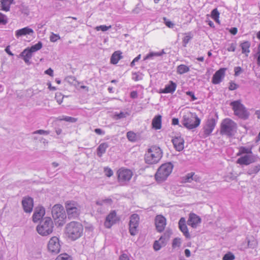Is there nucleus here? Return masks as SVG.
<instances>
[{
    "mask_svg": "<svg viewBox=\"0 0 260 260\" xmlns=\"http://www.w3.org/2000/svg\"><path fill=\"white\" fill-rule=\"evenodd\" d=\"M119 220V218L117 216L116 211H112L107 216L104 225L106 228L109 229Z\"/></svg>",
    "mask_w": 260,
    "mask_h": 260,
    "instance_id": "ddd939ff",
    "label": "nucleus"
},
{
    "mask_svg": "<svg viewBox=\"0 0 260 260\" xmlns=\"http://www.w3.org/2000/svg\"><path fill=\"white\" fill-rule=\"evenodd\" d=\"M194 175V173H190L187 174L183 178V181L184 182H190L193 180V176Z\"/></svg>",
    "mask_w": 260,
    "mask_h": 260,
    "instance_id": "ea45409f",
    "label": "nucleus"
},
{
    "mask_svg": "<svg viewBox=\"0 0 260 260\" xmlns=\"http://www.w3.org/2000/svg\"><path fill=\"white\" fill-rule=\"evenodd\" d=\"M162 156V151L161 149L156 146H152L146 152L144 159L147 164H155L159 162Z\"/></svg>",
    "mask_w": 260,
    "mask_h": 260,
    "instance_id": "f03ea898",
    "label": "nucleus"
},
{
    "mask_svg": "<svg viewBox=\"0 0 260 260\" xmlns=\"http://www.w3.org/2000/svg\"><path fill=\"white\" fill-rule=\"evenodd\" d=\"M184 253L186 257H188L190 256V251L189 249H186L184 251Z\"/></svg>",
    "mask_w": 260,
    "mask_h": 260,
    "instance_id": "338daca9",
    "label": "nucleus"
},
{
    "mask_svg": "<svg viewBox=\"0 0 260 260\" xmlns=\"http://www.w3.org/2000/svg\"><path fill=\"white\" fill-rule=\"evenodd\" d=\"M172 125H176L179 124V119L177 118H173L172 121Z\"/></svg>",
    "mask_w": 260,
    "mask_h": 260,
    "instance_id": "e2e57ef3",
    "label": "nucleus"
},
{
    "mask_svg": "<svg viewBox=\"0 0 260 260\" xmlns=\"http://www.w3.org/2000/svg\"><path fill=\"white\" fill-rule=\"evenodd\" d=\"M42 47V43L41 42H39L38 43L35 45L32 46L30 48H27L31 53L36 52L40 49H41Z\"/></svg>",
    "mask_w": 260,
    "mask_h": 260,
    "instance_id": "c9c22d12",
    "label": "nucleus"
},
{
    "mask_svg": "<svg viewBox=\"0 0 260 260\" xmlns=\"http://www.w3.org/2000/svg\"><path fill=\"white\" fill-rule=\"evenodd\" d=\"M45 73L51 77L53 76V71L51 68H49L45 71Z\"/></svg>",
    "mask_w": 260,
    "mask_h": 260,
    "instance_id": "13d9d810",
    "label": "nucleus"
},
{
    "mask_svg": "<svg viewBox=\"0 0 260 260\" xmlns=\"http://www.w3.org/2000/svg\"><path fill=\"white\" fill-rule=\"evenodd\" d=\"M234 71H235V76H238L241 73L242 70L241 67H237L235 68Z\"/></svg>",
    "mask_w": 260,
    "mask_h": 260,
    "instance_id": "603ef678",
    "label": "nucleus"
},
{
    "mask_svg": "<svg viewBox=\"0 0 260 260\" xmlns=\"http://www.w3.org/2000/svg\"><path fill=\"white\" fill-rule=\"evenodd\" d=\"M94 132L96 134L98 135H102L104 134V133L102 131V130L100 128H95L94 129Z\"/></svg>",
    "mask_w": 260,
    "mask_h": 260,
    "instance_id": "69168bd1",
    "label": "nucleus"
},
{
    "mask_svg": "<svg viewBox=\"0 0 260 260\" xmlns=\"http://www.w3.org/2000/svg\"><path fill=\"white\" fill-rule=\"evenodd\" d=\"M237 123L230 118L224 119L220 124V134L231 137L236 133Z\"/></svg>",
    "mask_w": 260,
    "mask_h": 260,
    "instance_id": "39448f33",
    "label": "nucleus"
},
{
    "mask_svg": "<svg viewBox=\"0 0 260 260\" xmlns=\"http://www.w3.org/2000/svg\"><path fill=\"white\" fill-rule=\"evenodd\" d=\"M230 105L232 106L235 115L244 120L248 118L249 113L245 107L241 103L240 100L232 102L231 103Z\"/></svg>",
    "mask_w": 260,
    "mask_h": 260,
    "instance_id": "6e6552de",
    "label": "nucleus"
},
{
    "mask_svg": "<svg viewBox=\"0 0 260 260\" xmlns=\"http://www.w3.org/2000/svg\"><path fill=\"white\" fill-rule=\"evenodd\" d=\"M201 222L200 217L194 213H190L187 220V224L192 228H196Z\"/></svg>",
    "mask_w": 260,
    "mask_h": 260,
    "instance_id": "a211bd4d",
    "label": "nucleus"
},
{
    "mask_svg": "<svg viewBox=\"0 0 260 260\" xmlns=\"http://www.w3.org/2000/svg\"><path fill=\"white\" fill-rule=\"evenodd\" d=\"M250 46L251 43L248 41H243L240 44V47L242 49V53L244 54L246 57L249 55L250 51Z\"/></svg>",
    "mask_w": 260,
    "mask_h": 260,
    "instance_id": "a878e982",
    "label": "nucleus"
},
{
    "mask_svg": "<svg viewBox=\"0 0 260 260\" xmlns=\"http://www.w3.org/2000/svg\"><path fill=\"white\" fill-rule=\"evenodd\" d=\"M229 84V89L230 90H235L238 87V85L233 81H231Z\"/></svg>",
    "mask_w": 260,
    "mask_h": 260,
    "instance_id": "09e8293b",
    "label": "nucleus"
},
{
    "mask_svg": "<svg viewBox=\"0 0 260 260\" xmlns=\"http://www.w3.org/2000/svg\"><path fill=\"white\" fill-rule=\"evenodd\" d=\"M238 29L236 27H232L230 29V32L233 35H236Z\"/></svg>",
    "mask_w": 260,
    "mask_h": 260,
    "instance_id": "bf43d9fd",
    "label": "nucleus"
},
{
    "mask_svg": "<svg viewBox=\"0 0 260 260\" xmlns=\"http://www.w3.org/2000/svg\"><path fill=\"white\" fill-rule=\"evenodd\" d=\"M60 121H65L67 122L74 123L77 121V118L70 117V116H63L62 118L59 119Z\"/></svg>",
    "mask_w": 260,
    "mask_h": 260,
    "instance_id": "4c0bfd02",
    "label": "nucleus"
},
{
    "mask_svg": "<svg viewBox=\"0 0 260 260\" xmlns=\"http://www.w3.org/2000/svg\"><path fill=\"white\" fill-rule=\"evenodd\" d=\"M186 94L191 97L192 101H195L197 99V98L195 96L194 94L192 91H186Z\"/></svg>",
    "mask_w": 260,
    "mask_h": 260,
    "instance_id": "864d4df0",
    "label": "nucleus"
},
{
    "mask_svg": "<svg viewBox=\"0 0 260 260\" xmlns=\"http://www.w3.org/2000/svg\"><path fill=\"white\" fill-rule=\"evenodd\" d=\"M122 54L121 51L119 50L115 51L111 55L110 63L113 64H117L122 58Z\"/></svg>",
    "mask_w": 260,
    "mask_h": 260,
    "instance_id": "cd10ccee",
    "label": "nucleus"
},
{
    "mask_svg": "<svg viewBox=\"0 0 260 260\" xmlns=\"http://www.w3.org/2000/svg\"><path fill=\"white\" fill-rule=\"evenodd\" d=\"M5 51L10 55H11V56H13V54L12 53V52L10 51V46H8L6 49H5Z\"/></svg>",
    "mask_w": 260,
    "mask_h": 260,
    "instance_id": "0e129e2a",
    "label": "nucleus"
},
{
    "mask_svg": "<svg viewBox=\"0 0 260 260\" xmlns=\"http://www.w3.org/2000/svg\"><path fill=\"white\" fill-rule=\"evenodd\" d=\"M220 13L218 12L217 9L215 8L213 9L211 13V18L218 24L220 23L219 20Z\"/></svg>",
    "mask_w": 260,
    "mask_h": 260,
    "instance_id": "473e14b6",
    "label": "nucleus"
},
{
    "mask_svg": "<svg viewBox=\"0 0 260 260\" xmlns=\"http://www.w3.org/2000/svg\"><path fill=\"white\" fill-rule=\"evenodd\" d=\"M65 208L69 218H76L80 214V208L77 202L68 201L65 203Z\"/></svg>",
    "mask_w": 260,
    "mask_h": 260,
    "instance_id": "1a4fd4ad",
    "label": "nucleus"
},
{
    "mask_svg": "<svg viewBox=\"0 0 260 260\" xmlns=\"http://www.w3.org/2000/svg\"><path fill=\"white\" fill-rule=\"evenodd\" d=\"M208 25L211 27H214V23L211 20L207 21Z\"/></svg>",
    "mask_w": 260,
    "mask_h": 260,
    "instance_id": "774afa93",
    "label": "nucleus"
},
{
    "mask_svg": "<svg viewBox=\"0 0 260 260\" xmlns=\"http://www.w3.org/2000/svg\"><path fill=\"white\" fill-rule=\"evenodd\" d=\"M173 166L170 162L161 165L155 174V179L158 183L165 181L171 174Z\"/></svg>",
    "mask_w": 260,
    "mask_h": 260,
    "instance_id": "20e7f679",
    "label": "nucleus"
},
{
    "mask_svg": "<svg viewBox=\"0 0 260 260\" xmlns=\"http://www.w3.org/2000/svg\"><path fill=\"white\" fill-rule=\"evenodd\" d=\"M60 39V37L58 35L52 34L50 37V40L52 42H55Z\"/></svg>",
    "mask_w": 260,
    "mask_h": 260,
    "instance_id": "de8ad7c7",
    "label": "nucleus"
},
{
    "mask_svg": "<svg viewBox=\"0 0 260 260\" xmlns=\"http://www.w3.org/2000/svg\"><path fill=\"white\" fill-rule=\"evenodd\" d=\"M119 260H129L128 256L126 254H122L119 258Z\"/></svg>",
    "mask_w": 260,
    "mask_h": 260,
    "instance_id": "680f3d73",
    "label": "nucleus"
},
{
    "mask_svg": "<svg viewBox=\"0 0 260 260\" xmlns=\"http://www.w3.org/2000/svg\"><path fill=\"white\" fill-rule=\"evenodd\" d=\"M126 137L128 141L132 142H135L138 139V135L133 131H129L126 134Z\"/></svg>",
    "mask_w": 260,
    "mask_h": 260,
    "instance_id": "72a5a7b5",
    "label": "nucleus"
},
{
    "mask_svg": "<svg viewBox=\"0 0 260 260\" xmlns=\"http://www.w3.org/2000/svg\"><path fill=\"white\" fill-rule=\"evenodd\" d=\"M54 224L50 217H45L37 227L38 233L43 236L51 234L53 231Z\"/></svg>",
    "mask_w": 260,
    "mask_h": 260,
    "instance_id": "0eeeda50",
    "label": "nucleus"
},
{
    "mask_svg": "<svg viewBox=\"0 0 260 260\" xmlns=\"http://www.w3.org/2000/svg\"><path fill=\"white\" fill-rule=\"evenodd\" d=\"M227 50L229 52H234L236 50V45L234 43H232Z\"/></svg>",
    "mask_w": 260,
    "mask_h": 260,
    "instance_id": "4d7b16f0",
    "label": "nucleus"
},
{
    "mask_svg": "<svg viewBox=\"0 0 260 260\" xmlns=\"http://www.w3.org/2000/svg\"><path fill=\"white\" fill-rule=\"evenodd\" d=\"M257 54V64H258V66H260V43L258 45Z\"/></svg>",
    "mask_w": 260,
    "mask_h": 260,
    "instance_id": "6e6d98bb",
    "label": "nucleus"
},
{
    "mask_svg": "<svg viewBox=\"0 0 260 260\" xmlns=\"http://www.w3.org/2000/svg\"><path fill=\"white\" fill-rule=\"evenodd\" d=\"M132 79L135 81H138L140 80L141 79V78L140 77V76H139V75L138 74V73H134L133 74V77H132Z\"/></svg>",
    "mask_w": 260,
    "mask_h": 260,
    "instance_id": "5fc2aeb1",
    "label": "nucleus"
},
{
    "mask_svg": "<svg viewBox=\"0 0 260 260\" xmlns=\"http://www.w3.org/2000/svg\"><path fill=\"white\" fill-rule=\"evenodd\" d=\"M52 215L55 224L61 226L66 221L67 215L62 205H55L52 209Z\"/></svg>",
    "mask_w": 260,
    "mask_h": 260,
    "instance_id": "423d86ee",
    "label": "nucleus"
},
{
    "mask_svg": "<svg viewBox=\"0 0 260 260\" xmlns=\"http://www.w3.org/2000/svg\"><path fill=\"white\" fill-rule=\"evenodd\" d=\"M189 71V68L185 64H180L177 67V72L179 74H183L188 72Z\"/></svg>",
    "mask_w": 260,
    "mask_h": 260,
    "instance_id": "f704fd0d",
    "label": "nucleus"
},
{
    "mask_svg": "<svg viewBox=\"0 0 260 260\" xmlns=\"http://www.w3.org/2000/svg\"><path fill=\"white\" fill-rule=\"evenodd\" d=\"M167 224L166 218L161 215H157L155 218V225L158 232L164 231Z\"/></svg>",
    "mask_w": 260,
    "mask_h": 260,
    "instance_id": "2eb2a0df",
    "label": "nucleus"
},
{
    "mask_svg": "<svg viewBox=\"0 0 260 260\" xmlns=\"http://www.w3.org/2000/svg\"><path fill=\"white\" fill-rule=\"evenodd\" d=\"M45 214V210L43 207H37L32 215V220L34 222H37Z\"/></svg>",
    "mask_w": 260,
    "mask_h": 260,
    "instance_id": "5701e85b",
    "label": "nucleus"
},
{
    "mask_svg": "<svg viewBox=\"0 0 260 260\" xmlns=\"http://www.w3.org/2000/svg\"><path fill=\"white\" fill-rule=\"evenodd\" d=\"M226 70V68H222L217 71L212 77V83L213 84H219L224 78Z\"/></svg>",
    "mask_w": 260,
    "mask_h": 260,
    "instance_id": "dca6fc26",
    "label": "nucleus"
},
{
    "mask_svg": "<svg viewBox=\"0 0 260 260\" xmlns=\"http://www.w3.org/2000/svg\"><path fill=\"white\" fill-rule=\"evenodd\" d=\"M216 125V122L214 119L210 118L207 120L205 125L204 126V134L205 137L209 136L213 131Z\"/></svg>",
    "mask_w": 260,
    "mask_h": 260,
    "instance_id": "6ab92c4d",
    "label": "nucleus"
},
{
    "mask_svg": "<svg viewBox=\"0 0 260 260\" xmlns=\"http://www.w3.org/2000/svg\"><path fill=\"white\" fill-rule=\"evenodd\" d=\"M109 147L107 143H103L100 144L97 148V155L99 157L102 156V155L106 152L107 149Z\"/></svg>",
    "mask_w": 260,
    "mask_h": 260,
    "instance_id": "c85d7f7f",
    "label": "nucleus"
},
{
    "mask_svg": "<svg viewBox=\"0 0 260 260\" xmlns=\"http://www.w3.org/2000/svg\"><path fill=\"white\" fill-rule=\"evenodd\" d=\"M172 143L176 150L182 151L184 149V141L181 137H176L172 139Z\"/></svg>",
    "mask_w": 260,
    "mask_h": 260,
    "instance_id": "b1692460",
    "label": "nucleus"
},
{
    "mask_svg": "<svg viewBox=\"0 0 260 260\" xmlns=\"http://www.w3.org/2000/svg\"><path fill=\"white\" fill-rule=\"evenodd\" d=\"M117 180L119 182L126 183L129 182L133 176V171L127 168L122 167L119 169L116 172Z\"/></svg>",
    "mask_w": 260,
    "mask_h": 260,
    "instance_id": "9d476101",
    "label": "nucleus"
},
{
    "mask_svg": "<svg viewBox=\"0 0 260 260\" xmlns=\"http://www.w3.org/2000/svg\"><path fill=\"white\" fill-rule=\"evenodd\" d=\"M256 157L253 154H247L240 156V157L237 160V164L240 165H249L255 161Z\"/></svg>",
    "mask_w": 260,
    "mask_h": 260,
    "instance_id": "4468645a",
    "label": "nucleus"
},
{
    "mask_svg": "<svg viewBox=\"0 0 260 260\" xmlns=\"http://www.w3.org/2000/svg\"><path fill=\"white\" fill-rule=\"evenodd\" d=\"M181 122L184 127L191 129L197 127L200 125L201 120L196 113L186 111L183 113Z\"/></svg>",
    "mask_w": 260,
    "mask_h": 260,
    "instance_id": "7ed1b4c3",
    "label": "nucleus"
},
{
    "mask_svg": "<svg viewBox=\"0 0 260 260\" xmlns=\"http://www.w3.org/2000/svg\"><path fill=\"white\" fill-rule=\"evenodd\" d=\"M8 22V19L7 16L0 13V24L5 25Z\"/></svg>",
    "mask_w": 260,
    "mask_h": 260,
    "instance_id": "c03bdc74",
    "label": "nucleus"
},
{
    "mask_svg": "<svg viewBox=\"0 0 260 260\" xmlns=\"http://www.w3.org/2000/svg\"><path fill=\"white\" fill-rule=\"evenodd\" d=\"M34 34V30L29 27H25L15 31V36L17 38L22 36L32 35Z\"/></svg>",
    "mask_w": 260,
    "mask_h": 260,
    "instance_id": "393cba45",
    "label": "nucleus"
},
{
    "mask_svg": "<svg viewBox=\"0 0 260 260\" xmlns=\"http://www.w3.org/2000/svg\"><path fill=\"white\" fill-rule=\"evenodd\" d=\"M21 56L26 63H28L32 57V53L27 48L24 49L21 53Z\"/></svg>",
    "mask_w": 260,
    "mask_h": 260,
    "instance_id": "2f4dec72",
    "label": "nucleus"
},
{
    "mask_svg": "<svg viewBox=\"0 0 260 260\" xmlns=\"http://www.w3.org/2000/svg\"><path fill=\"white\" fill-rule=\"evenodd\" d=\"M164 20L166 25L168 27L173 28L174 26V24L170 20L167 19L166 18H164Z\"/></svg>",
    "mask_w": 260,
    "mask_h": 260,
    "instance_id": "8fccbe9b",
    "label": "nucleus"
},
{
    "mask_svg": "<svg viewBox=\"0 0 260 260\" xmlns=\"http://www.w3.org/2000/svg\"><path fill=\"white\" fill-rule=\"evenodd\" d=\"M55 260H72V258L69 254L62 253L58 255Z\"/></svg>",
    "mask_w": 260,
    "mask_h": 260,
    "instance_id": "e433bc0d",
    "label": "nucleus"
},
{
    "mask_svg": "<svg viewBox=\"0 0 260 260\" xmlns=\"http://www.w3.org/2000/svg\"><path fill=\"white\" fill-rule=\"evenodd\" d=\"M235 258V255L232 252H229L223 256L222 260H234Z\"/></svg>",
    "mask_w": 260,
    "mask_h": 260,
    "instance_id": "a19ab883",
    "label": "nucleus"
},
{
    "mask_svg": "<svg viewBox=\"0 0 260 260\" xmlns=\"http://www.w3.org/2000/svg\"><path fill=\"white\" fill-rule=\"evenodd\" d=\"M177 88V84L173 81H169V83L166 85L164 88L160 89L159 93H173Z\"/></svg>",
    "mask_w": 260,
    "mask_h": 260,
    "instance_id": "412c9836",
    "label": "nucleus"
},
{
    "mask_svg": "<svg viewBox=\"0 0 260 260\" xmlns=\"http://www.w3.org/2000/svg\"><path fill=\"white\" fill-rule=\"evenodd\" d=\"M179 230L183 234L186 238H190V235L186 223V220L184 217H181L178 222Z\"/></svg>",
    "mask_w": 260,
    "mask_h": 260,
    "instance_id": "4be33fe9",
    "label": "nucleus"
},
{
    "mask_svg": "<svg viewBox=\"0 0 260 260\" xmlns=\"http://www.w3.org/2000/svg\"><path fill=\"white\" fill-rule=\"evenodd\" d=\"M104 172L105 175L108 177H110L113 175L112 170L109 167H105L104 168Z\"/></svg>",
    "mask_w": 260,
    "mask_h": 260,
    "instance_id": "37998d69",
    "label": "nucleus"
},
{
    "mask_svg": "<svg viewBox=\"0 0 260 260\" xmlns=\"http://www.w3.org/2000/svg\"><path fill=\"white\" fill-rule=\"evenodd\" d=\"M170 238L169 234L165 233L164 235L160 237L158 240L154 242L153 244V248L155 250H159L162 246L166 245L167 241Z\"/></svg>",
    "mask_w": 260,
    "mask_h": 260,
    "instance_id": "f3484780",
    "label": "nucleus"
},
{
    "mask_svg": "<svg viewBox=\"0 0 260 260\" xmlns=\"http://www.w3.org/2000/svg\"><path fill=\"white\" fill-rule=\"evenodd\" d=\"M139 220V216L137 214H133L130 217L129 231L132 236H135L138 233Z\"/></svg>",
    "mask_w": 260,
    "mask_h": 260,
    "instance_id": "9b49d317",
    "label": "nucleus"
},
{
    "mask_svg": "<svg viewBox=\"0 0 260 260\" xmlns=\"http://www.w3.org/2000/svg\"><path fill=\"white\" fill-rule=\"evenodd\" d=\"M34 134H40V135H48L49 134V132L47 131H44L43 129H40L34 132Z\"/></svg>",
    "mask_w": 260,
    "mask_h": 260,
    "instance_id": "3c124183",
    "label": "nucleus"
},
{
    "mask_svg": "<svg viewBox=\"0 0 260 260\" xmlns=\"http://www.w3.org/2000/svg\"><path fill=\"white\" fill-rule=\"evenodd\" d=\"M22 204L24 211L30 213L34 207L33 200L30 197H25L22 201Z\"/></svg>",
    "mask_w": 260,
    "mask_h": 260,
    "instance_id": "aec40b11",
    "label": "nucleus"
},
{
    "mask_svg": "<svg viewBox=\"0 0 260 260\" xmlns=\"http://www.w3.org/2000/svg\"><path fill=\"white\" fill-rule=\"evenodd\" d=\"M162 117L160 115L155 116L152 121V127L155 129H160L161 128Z\"/></svg>",
    "mask_w": 260,
    "mask_h": 260,
    "instance_id": "bb28decb",
    "label": "nucleus"
},
{
    "mask_svg": "<svg viewBox=\"0 0 260 260\" xmlns=\"http://www.w3.org/2000/svg\"><path fill=\"white\" fill-rule=\"evenodd\" d=\"M127 113H124L122 112H121L120 113H118V114H115L114 115V118L115 119H121V118H124L126 117V114Z\"/></svg>",
    "mask_w": 260,
    "mask_h": 260,
    "instance_id": "49530a36",
    "label": "nucleus"
},
{
    "mask_svg": "<svg viewBox=\"0 0 260 260\" xmlns=\"http://www.w3.org/2000/svg\"><path fill=\"white\" fill-rule=\"evenodd\" d=\"M83 231V226L80 222L71 221L66 226L65 234L69 239L74 241L82 236Z\"/></svg>",
    "mask_w": 260,
    "mask_h": 260,
    "instance_id": "f257e3e1",
    "label": "nucleus"
},
{
    "mask_svg": "<svg viewBox=\"0 0 260 260\" xmlns=\"http://www.w3.org/2000/svg\"><path fill=\"white\" fill-rule=\"evenodd\" d=\"M48 249L52 253H57L59 252L60 245L59 238L57 237H52L49 241Z\"/></svg>",
    "mask_w": 260,
    "mask_h": 260,
    "instance_id": "f8f14e48",
    "label": "nucleus"
},
{
    "mask_svg": "<svg viewBox=\"0 0 260 260\" xmlns=\"http://www.w3.org/2000/svg\"><path fill=\"white\" fill-rule=\"evenodd\" d=\"M111 28V25L106 26L105 25H102L98 26L95 27V29L97 31L102 30V31H106Z\"/></svg>",
    "mask_w": 260,
    "mask_h": 260,
    "instance_id": "79ce46f5",
    "label": "nucleus"
},
{
    "mask_svg": "<svg viewBox=\"0 0 260 260\" xmlns=\"http://www.w3.org/2000/svg\"><path fill=\"white\" fill-rule=\"evenodd\" d=\"M191 38L192 37L190 33L185 34V36L182 40V42L184 47L186 46L187 44L188 43Z\"/></svg>",
    "mask_w": 260,
    "mask_h": 260,
    "instance_id": "58836bf2",
    "label": "nucleus"
},
{
    "mask_svg": "<svg viewBox=\"0 0 260 260\" xmlns=\"http://www.w3.org/2000/svg\"><path fill=\"white\" fill-rule=\"evenodd\" d=\"M181 245V239L180 238H175L173 240L172 243V247L173 248H176L177 247H179Z\"/></svg>",
    "mask_w": 260,
    "mask_h": 260,
    "instance_id": "a18cd8bd",
    "label": "nucleus"
},
{
    "mask_svg": "<svg viewBox=\"0 0 260 260\" xmlns=\"http://www.w3.org/2000/svg\"><path fill=\"white\" fill-rule=\"evenodd\" d=\"M253 153L251 147L241 146L239 148V151L237 153V156L247 155V154Z\"/></svg>",
    "mask_w": 260,
    "mask_h": 260,
    "instance_id": "c756f323",
    "label": "nucleus"
},
{
    "mask_svg": "<svg viewBox=\"0 0 260 260\" xmlns=\"http://www.w3.org/2000/svg\"><path fill=\"white\" fill-rule=\"evenodd\" d=\"M130 96L133 99L137 98L138 97V93L136 91H132Z\"/></svg>",
    "mask_w": 260,
    "mask_h": 260,
    "instance_id": "052dcab7",
    "label": "nucleus"
},
{
    "mask_svg": "<svg viewBox=\"0 0 260 260\" xmlns=\"http://www.w3.org/2000/svg\"><path fill=\"white\" fill-rule=\"evenodd\" d=\"M13 1L14 0H0L2 10L6 12L9 11Z\"/></svg>",
    "mask_w": 260,
    "mask_h": 260,
    "instance_id": "7c9ffc66",
    "label": "nucleus"
}]
</instances>
